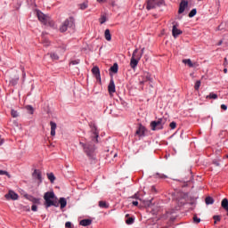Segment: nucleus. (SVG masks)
<instances>
[{"mask_svg":"<svg viewBox=\"0 0 228 228\" xmlns=\"http://www.w3.org/2000/svg\"><path fill=\"white\" fill-rule=\"evenodd\" d=\"M106 20H107L106 16H104V15L101 16L100 24H104V22H106Z\"/></svg>","mask_w":228,"mask_h":228,"instance_id":"e433bc0d","label":"nucleus"},{"mask_svg":"<svg viewBox=\"0 0 228 228\" xmlns=\"http://www.w3.org/2000/svg\"><path fill=\"white\" fill-rule=\"evenodd\" d=\"M3 143H4V139L1 138V135H0V146L3 145Z\"/></svg>","mask_w":228,"mask_h":228,"instance_id":"3c124183","label":"nucleus"},{"mask_svg":"<svg viewBox=\"0 0 228 228\" xmlns=\"http://www.w3.org/2000/svg\"><path fill=\"white\" fill-rule=\"evenodd\" d=\"M31 209H32V211H38V207H37V205H32V207H31Z\"/></svg>","mask_w":228,"mask_h":228,"instance_id":"49530a36","label":"nucleus"},{"mask_svg":"<svg viewBox=\"0 0 228 228\" xmlns=\"http://www.w3.org/2000/svg\"><path fill=\"white\" fill-rule=\"evenodd\" d=\"M79 10H86L88 8V2H84L78 4Z\"/></svg>","mask_w":228,"mask_h":228,"instance_id":"b1692460","label":"nucleus"},{"mask_svg":"<svg viewBox=\"0 0 228 228\" xmlns=\"http://www.w3.org/2000/svg\"><path fill=\"white\" fill-rule=\"evenodd\" d=\"M26 109L28 110V111H29L30 115H33L35 110L33 109V106H27Z\"/></svg>","mask_w":228,"mask_h":228,"instance_id":"f704fd0d","label":"nucleus"},{"mask_svg":"<svg viewBox=\"0 0 228 228\" xmlns=\"http://www.w3.org/2000/svg\"><path fill=\"white\" fill-rule=\"evenodd\" d=\"M91 127V140L93 143H97L99 142V130H97V126L95 125H90Z\"/></svg>","mask_w":228,"mask_h":228,"instance_id":"423d86ee","label":"nucleus"},{"mask_svg":"<svg viewBox=\"0 0 228 228\" xmlns=\"http://www.w3.org/2000/svg\"><path fill=\"white\" fill-rule=\"evenodd\" d=\"M223 44V41H219L218 43H217V45H221Z\"/></svg>","mask_w":228,"mask_h":228,"instance_id":"6e6d98bb","label":"nucleus"},{"mask_svg":"<svg viewBox=\"0 0 228 228\" xmlns=\"http://www.w3.org/2000/svg\"><path fill=\"white\" fill-rule=\"evenodd\" d=\"M70 65H79V60H75L70 62Z\"/></svg>","mask_w":228,"mask_h":228,"instance_id":"c03bdc74","label":"nucleus"},{"mask_svg":"<svg viewBox=\"0 0 228 228\" xmlns=\"http://www.w3.org/2000/svg\"><path fill=\"white\" fill-rule=\"evenodd\" d=\"M32 177L39 181V183H42V171L38 169H35L34 172L32 173Z\"/></svg>","mask_w":228,"mask_h":228,"instance_id":"9b49d317","label":"nucleus"},{"mask_svg":"<svg viewBox=\"0 0 228 228\" xmlns=\"http://www.w3.org/2000/svg\"><path fill=\"white\" fill-rule=\"evenodd\" d=\"M167 123V118H160L157 121H151V131H156L158 129H163V126Z\"/></svg>","mask_w":228,"mask_h":228,"instance_id":"39448f33","label":"nucleus"},{"mask_svg":"<svg viewBox=\"0 0 228 228\" xmlns=\"http://www.w3.org/2000/svg\"><path fill=\"white\" fill-rule=\"evenodd\" d=\"M110 70L114 74H117V72H118V64L114 63L113 66L110 67Z\"/></svg>","mask_w":228,"mask_h":228,"instance_id":"393cba45","label":"nucleus"},{"mask_svg":"<svg viewBox=\"0 0 228 228\" xmlns=\"http://www.w3.org/2000/svg\"><path fill=\"white\" fill-rule=\"evenodd\" d=\"M104 37L107 42H111V33L110 32V29H106L104 32Z\"/></svg>","mask_w":228,"mask_h":228,"instance_id":"412c9836","label":"nucleus"},{"mask_svg":"<svg viewBox=\"0 0 228 228\" xmlns=\"http://www.w3.org/2000/svg\"><path fill=\"white\" fill-rule=\"evenodd\" d=\"M91 72L94 76V77L97 79V81H99V83H102L101 69H99V67L97 66L93 67V69H91Z\"/></svg>","mask_w":228,"mask_h":228,"instance_id":"1a4fd4ad","label":"nucleus"},{"mask_svg":"<svg viewBox=\"0 0 228 228\" xmlns=\"http://www.w3.org/2000/svg\"><path fill=\"white\" fill-rule=\"evenodd\" d=\"M21 209H22L23 211H30L29 207H22Z\"/></svg>","mask_w":228,"mask_h":228,"instance_id":"de8ad7c7","label":"nucleus"},{"mask_svg":"<svg viewBox=\"0 0 228 228\" xmlns=\"http://www.w3.org/2000/svg\"><path fill=\"white\" fill-rule=\"evenodd\" d=\"M58 204L61 205V209L67 208V199L60 198Z\"/></svg>","mask_w":228,"mask_h":228,"instance_id":"6ab92c4d","label":"nucleus"},{"mask_svg":"<svg viewBox=\"0 0 228 228\" xmlns=\"http://www.w3.org/2000/svg\"><path fill=\"white\" fill-rule=\"evenodd\" d=\"M142 134V128H139L136 130L135 134Z\"/></svg>","mask_w":228,"mask_h":228,"instance_id":"8fccbe9b","label":"nucleus"},{"mask_svg":"<svg viewBox=\"0 0 228 228\" xmlns=\"http://www.w3.org/2000/svg\"><path fill=\"white\" fill-rule=\"evenodd\" d=\"M224 65H227V58H224Z\"/></svg>","mask_w":228,"mask_h":228,"instance_id":"4d7b16f0","label":"nucleus"},{"mask_svg":"<svg viewBox=\"0 0 228 228\" xmlns=\"http://www.w3.org/2000/svg\"><path fill=\"white\" fill-rule=\"evenodd\" d=\"M43 45H45V47H49L51 45V42L48 39H44Z\"/></svg>","mask_w":228,"mask_h":228,"instance_id":"473e14b6","label":"nucleus"},{"mask_svg":"<svg viewBox=\"0 0 228 228\" xmlns=\"http://www.w3.org/2000/svg\"><path fill=\"white\" fill-rule=\"evenodd\" d=\"M172 34L175 38H177V37H179V35H183V31L181 29L177 28V27H175V26H173Z\"/></svg>","mask_w":228,"mask_h":228,"instance_id":"dca6fc26","label":"nucleus"},{"mask_svg":"<svg viewBox=\"0 0 228 228\" xmlns=\"http://www.w3.org/2000/svg\"><path fill=\"white\" fill-rule=\"evenodd\" d=\"M0 175H7V177L10 179L12 175H9L8 171L0 170Z\"/></svg>","mask_w":228,"mask_h":228,"instance_id":"72a5a7b5","label":"nucleus"},{"mask_svg":"<svg viewBox=\"0 0 228 228\" xmlns=\"http://www.w3.org/2000/svg\"><path fill=\"white\" fill-rule=\"evenodd\" d=\"M183 63H184V65H187V67H189L190 69H193V67H199V64L191 61L190 59H183Z\"/></svg>","mask_w":228,"mask_h":228,"instance_id":"f8f14e48","label":"nucleus"},{"mask_svg":"<svg viewBox=\"0 0 228 228\" xmlns=\"http://www.w3.org/2000/svg\"><path fill=\"white\" fill-rule=\"evenodd\" d=\"M98 1V3H102V1H104V0H97Z\"/></svg>","mask_w":228,"mask_h":228,"instance_id":"680f3d73","label":"nucleus"},{"mask_svg":"<svg viewBox=\"0 0 228 228\" xmlns=\"http://www.w3.org/2000/svg\"><path fill=\"white\" fill-rule=\"evenodd\" d=\"M99 208H102L104 209H108V208H110V205H108V203H106V201H99Z\"/></svg>","mask_w":228,"mask_h":228,"instance_id":"5701e85b","label":"nucleus"},{"mask_svg":"<svg viewBox=\"0 0 228 228\" xmlns=\"http://www.w3.org/2000/svg\"><path fill=\"white\" fill-rule=\"evenodd\" d=\"M37 16L38 18V20L42 22L45 26H47L49 24V21L51 20V18L49 16L44 14V12L40 11H37Z\"/></svg>","mask_w":228,"mask_h":228,"instance_id":"0eeeda50","label":"nucleus"},{"mask_svg":"<svg viewBox=\"0 0 228 228\" xmlns=\"http://www.w3.org/2000/svg\"><path fill=\"white\" fill-rule=\"evenodd\" d=\"M126 217L129 216V214H126Z\"/></svg>","mask_w":228,"mask_h":228,"instance_id":"69168bd1","label":"nucleus"},{"mask_svg":"<svg viewBox=\"0 0 228 228\" xmlns=\"http://www.w3.org/2000/svg\"><path fill=\"white\" fill-rule=\"evenodd\" d=\"M126 224L127 225H132V224H134V218L129 217L128 219L126 220Z\"/></svg>","mask_w":228,"mask_h":228,"instance_id":"cd10ccee","label":"nucleus"},{"mask_svg":"<svg viewBox=\"0 0 228 228\" xmlns=\"http://www.w3.org/2000/svg\"><path fill=\"white\" fill-rule=\"evenodd\" d=\"M215 165H216V167H220V163L216 162Z\"/></svg>","mask_w":228,"mask_h":228,"instance_id":"13d9d810","label":"nucleus"},{"mask_svg":"<svg viewBox=\"0 0 228 228\" xmlns=\"http://www.w3.org/2000/svg\"><path fill=\"white\" fill-rule=\"evenodd\" d=\"M209 99H218V95L215 93H210L208 96Z\"/></svg>","mask_w":228,"mask_h":228,"instance_id":"2f4dec72","label":"nucleus"},{"mask_svg":"<svg viewBox=\"0 0 228 228\" xmlns=\"http://www.w3.org/2000/svg\"><path fill=\"white\" fill-rule=\"evenodd\" d=\"M145 81H151L152 83V77L149 72H144L142 76V80L140 81V85H143Z\"/></svg>","mask_w":228,"mask_h":228,"instance_id":"ddd939ff","label":"nucleus"},{"mask_svg":"<svg viewBox=\"0 0 228 228\" xmlns=\"http://www.w3.org/2000/svg\"><path fill=\"white\" fill-rule=\"evenodd\" d=\"M191 77H195L193 76V73H191Z\"/></svg>","mask_w":228,"mask_h":228,"instance_id":"0e129e2a","label":"nucleus"},{"mask_svg":"<svg viewBox=\"0 0 228 228\" xmlns=\"http://www.w3.org/2000/svg\"><path fill=\"white\" fill-rule=\"evenodd\" d=\"M84 149V152L91 161H95V145L90 143L80 142Z\"/></svg>","mask_w":228,"mask_h":228,"instance_id":"f03ea898","label":"nucleus"},{"mask_svg":"<svg viewBox=\"0 0 228 228\" xmlns=\"http://www.w3.org/2000/svg\"><path fill=\"white\" fill-rule=\"evenodd\" d=\"M188 8V1L182 0L179 5L178 13H184V10Z\"/></svg>","mask_w":228,"mask_h":228,"instance_id":"9d476101","label":"nucleus"},{"mask_svg":"<svg viewBox=\"0 0 228 228\" xmlns=\"http://www.w3.org/2000/svg\"><path fill=\"white\" fill-rule=\"evenodd\" d=\"M195 90L199 91V88H200V80H198L194 86Z\"/></svg>","mask_w":228,"mask_h":228,"instance_id":"4c0bfd02","label":"nucleus"},{"mask_svg":"<svg viewBox=\"0 0 228 228\" xmlns=\"http://www.w3.org/2000/svg\"><path fill=\"white\" fill-rule=\"evenodd\" d=\"M205 204H206V206H211V205L215 204V199H213V197H211V196L206 197Z\"/></svg>","mask_w":228,"mask_h":228,"instance_id":"a211bd4d","label":"nucleus"},{"mask_svg":"<svg viewBox=\"0 0 228 228\" xmlns=\"http://www.w3.org/2000/svg\"><path fill=\"white\" fill-rule=\"evenodd\" d=\"M158 6V4L154 0H148L146 9L147 10H154Z\"/></svg>","mask_w":228,"mask_h":228,"instance_id":"2eb2a0df","label":"nucleus"},{"mask_svg":"<svg viewBox=\"0 0 228 228\" xmlns=\"http://www.w3.org/2000/svg\"><path fill=\"white\" fill-rule=\"evenodd\" d=\"M140 60H142V54H138V49H135L133 52L132 58L130 60V67L133 69V70L138 67Z\"/></svg>","mask_w":228,"mask_h":228,"instance_id":"20e7f679","label":"nucleus"},{"mask_svg":"<svg viewBox=\"0 0 228 228\" xmlns=\"http://www.w3.org/2000/svg\"><path fill=\"white\" fill-rule=\"evenodd\" d=\"M169 127H171L172 129H175V127H177V123H175V122H171L170 124H169Z\"/></svg>","mask_w":228,"mask_h":228,"instance_id":"58836bf2","label":"nucleus"},{"mask_svg":"<svg viewBox=\"0 0 228 228\" xmlns=\"http://www.w3.org/2000/svg\"><path fill=\"white\" fill-rule=\"evenodd\" d=\"M11 115H12V117H13V118H17V117H19V112H17V110H12Z\"/></svg>","mask_w":228,"mask_h":228,"instance_id":"c85d7f7f","label":"nucleus"},{"mask_svg":"<svg viewBox=\"0 0 228 228\" xmlns=\"http://www.w3.org/2000/svg\"><path fill=\"white\" fill-rule=\"evenodd\" d=\"M213 220H215L214 224H216V222H220V220H222V216H213Z\"/></svg>","mask_w":228,"mask_h":228,"instance_id":"c756f323","label":"nucleus"},{"mask_svg":"<svg viewBox=\"0 0 228 228\" xmlns=\"http://www.w3.org/2000/svg\"><path fill=\"white\" fill-rule=\"evenodd\" d=\"M47 178L49 179V181L51 183H54V181H56V177L54 176V174H53V173H48Z\"/></svg>","mask_w":228,"mask_h":228,"instance_id":"a878e982","label":"nucleus"},{"mask_svg":"<svg viewBox=\"0 0 228 228\" xmlns=\"http://www.w3.org/2000/svg\"><path fill=\"white\" fill-rule=\"evenodd\" d=\"M133 199H139V198H138V194H134V197H133Z\"/></svg>","mask_w":228,"mask_h":228,"instance_id":"5fc2aeb1","label":"nucleus"},{"mask_svg":"<svg viewBox=\"0 0 228 228\" xmlns=\"http://www.w3.org/2000/svg\"><path fill=\"white\" fill-rule=\"evenodd\" d=\"M221 110H227V105H225V104H222L221 105Z\"/></svg>","mask_w":228,"mask_h":228,"instance_id":"09e8293b","label":"nucleus"},{"mask_svg":"<svg viewBox=\"0 0 228 228\" xmlns=\"http://www.w3.org/2000/svg\"><path fill=\"white\" fill-rule=\"evenodd\" d=\"M118 155L117 153L114 154V158H117Z\"/></svg>","mask_w":228,"mask_h":228,"instance_id":"e2e57ef3","label":"nucleus"},{"mask_svg":"<svg viewBox=\"0 0 228 228\" xmlns=\"http://www.w3.org/2000/svg\"><path fill=\"white\" fill-rule=\"evenodd\" d=\"M221 206H222L223 208L225 209V211H228V200L224 199L221 202Z\"/></svg>","mask_w":228,"mask_h":228,"instance_id":"4be33fe9","label":"nucleus"},{"mask_svg":"<svg viewBox=\"0 0 228 228\" xmlns=\"http://www.w3.org/2000/svg\"><path fill=\"white\" fill-rule=\"evenodd\" d=\"M108 90H109V94L110 95H113V94H115L116 89H115V81H113V79H111L110 81V84L108 86Z\"/></svg>","mask_w":228,"mask_h":228,"instance_id":"4468645a","label":"nucleus"},{"mask_svg":"<svg viewBox=\"0 0 228 228\" xmlns=\"http://www.w3.org/2000/svg\"><path fill=\"white\" fill-rule=\"evenodd\" d=\"M44 200L45 208H58L60 203H58V197L54 194V191H47L44 194Z\"/></svg>","mask_w":228,"mask_h":228,"instance_id":"f257e3e1","label":"nucleus"},{"mask_svg":"<svg viewBox=\"0 0 228 228\" xmlns=\"http://www.w3.org/2000/svg\"><path fill=\"white\" fill-rule=\"evenodd\" d=\"M17 83H19V77H16L15 78H12L10 81V85H12V86H15V85H17Z\"/></svg>","mask_w":228,"mask_h":228,"instance_id":"bb28decb","label":"nucleus"},{"mask_svg":"<svg viewBox=\"0 0 228 228\" xmlns=\"http://www.w3.org/2000/svg\"><path fill=\"white\" fill-rule=\"evenodd\" d=\"M143 53H145V48H142L141 53H139V54H142V56H143Z\"/></svg>","mask_w":228,"mask_h":228,"instance_id":"603ef678","label":"nucleus"},{"mask_svg":"<svg viewBox=\"0 0 228 228\" xmlns=\"http://www.w3.org/2000/svg\"><path fill=\"white\" fill-rule=\"evenodd\" d=\"M195 15H197V9H192L189 13V17H195Z\"/></svg>","mask_w":228,"mask_h":228,"instance_id":"7c9ffc66","label":"nucleus"},{"mask_svg":"<svg viewBox=\"0 0 228 228\" xmlns=\"http://www.w3.org/2000/svg\"><path fill=\"white\" fill-rule=\"evenodd\" d=\"M50 126H51V136H56V127H57L56 123L53 121H51Z\"/></svg>","mask_w":228,"mask_h":228,"instance_id":"f3484780","label":"nucleus"},{"mask_svg":"<svg viewBox=\"0 0 228 228\" xmlns=\"http://www.w3.org/2000/svg\"><path fill=\"white\" fill-rule=\"evenodd\" d=\"M80 225H82L83 227H88V225H92V220L91 219L81 220Z\"/></svg>","mask_w":228,"mask_h":228,"instance_id":"aec40b11","label":"nucleus"},{"mask_svg":"<svg viewBox=\"0 0 228 228\" xmlns=\"http://www.w3.org/2000/svg\"><path fill=\"white\" fill-rule=\"evenodd\" d=\"M193 222L194 224H200V219L197 217V216H193Z\"/></svg>","mask_w":228,"mask_h":228,"instance_id":"79ce46f5","label":"nucleus"},{"mask_svg":"<svg viewBox=\"0 0 228 228\" xmlns=\"http://www.w3.org/2000/svg\"><path fill=\"white\" fill-rule=\"evenodd\" d=\"M65 227H66V228H72V223H70V222H66Z\"/></svg>","mask_w":228,"mask_h":228,"instance_id":"a18cd8bd","label":"nucleus"},{"mask_svg":"<svg viewBox=\"0 0 228 228\" xmlns=\"http://www.w3.org/2000/svg\"><path fill=\"white\" fill-rule=\"evenodd\" d=\"M24 197H25V199H27V200H29L30 202H31L32 199L34 198L33 196L28 195V194H25Z\"/></svg>","mask_w":228,"mask_h":228,"instance_id":"37998d69","label":"nucleus"},{"mask_svg":"<svg viewBox=\"0 0 228 228\" xmlns=\"http://www.w3.org/2000/svg\"><path fill=\"white\" fill-rule=\"evenodd\" d=\"M69 28H76V20L74 17L68 18L60 28L61 33H65Z\"/></svg>","mask_w":228,"mask_h":228,"instance_id":"7ed1b4c3","label":"nucleus"},{"mask_svg":"<svg viewBox=\"0 0 228 228\" xmlns=\"http://www.w3.org/2000/svg\"><path fill=\"white\" fill-rule=\"evenodd\" d=\"M4 198L6 200H19V194L12 190H9L8 193L4 195Z\"/></svg>","mask_w":228,"mask_h":228,"instance_id":"6e6552de","label":"nucleus"},{"mask_svg":"<svg viewBox=\"0 0 228 228\" xmlns=\"http://www.w3.org/2000/svg\"><path fill=\"white\" fill-rule=\"evenodd\" d=\"M184 183H190V180L184 179Z\"/></svg>","mask_w":228,"mask_h":228,"instance_id":"052dcab7","label":"nucleus"},{"mask_svg":"<svg viewBox=\"0 0 228 228\" xmlns=\"http://www.w3.org/2000/svg\"><path fill=\"white\" fill-rule=\"evenodd\" d=\"M157 175H158V177H159V179H167V177H168V176H167V175L159 174V173H157Z\"/></svg>","mask_w":228,"mask_h":228,"instance_id":"ea45409f","label":"nucleus"},{"mask_svg":"<svg viewBox=\"0 0 228 228\" xmlns=\"http://www.w3.org/2000/svg\"><path fill=\"white\" fill-rule=\"evenodd\" d=\"M51 58H52V60H59L60 59V57L56 53H51Z\"/></svg>","mask_w":228,"mask_h":228,"instance_id":"a19ab883","label":"nucleus"},{"mask_svg":"<svg viewBox=\"0 0 228 228\" xmlns=\"http://www.w3.org/2000/svg\"><path fill=\"white\" fill-rule=\"evenodd\" d=\"M227 216H228V211H227Z\"/></svg>","mask_w":228,"mask_h":228,"instance_id":"338daca9","label":"nucleus"},{"mask_svg":"<svg viewBox=\"0 0 228 228\" xmlns=\"http://www.w3.org/2000/svg\"><path fill=\"white\" fill-rule=\"evenodd\" d=\"M132 204H133V206H138V201H136V200L133 201Z\"/></svg>","mask_w":228,"mask_h":228,"instance_id":"864d4df0","label":"nucleus"},{"mask_svg":"<svg viewBox=\"0 0 228 228\" xmlns=\"http://www.w3.org/2000/svg\"><path fill=\"white\" fill-rule=\"evenodd\" d=\"M30 202H32L34 205H35V204H40V199L34 197V198L31 200Z\"/></svg>","mask_w":228,"mask_h":228,"instance_id":"c9c22d12","label":"nucleus"},{"mask_svg":"<svg viewBox=\"0 0 228 228\" xmlns=\"http://www.w3.org/2000/svg\"><path fill=\"white\" fill-rule=\"evenodd\" d=\"M224 74H227V69L226 68L224 69Z\"/></svg>","mask_w":228,"mask_h":228,"instance_id":"bf43d9fd","label":"nucleus"}]
</instances>
